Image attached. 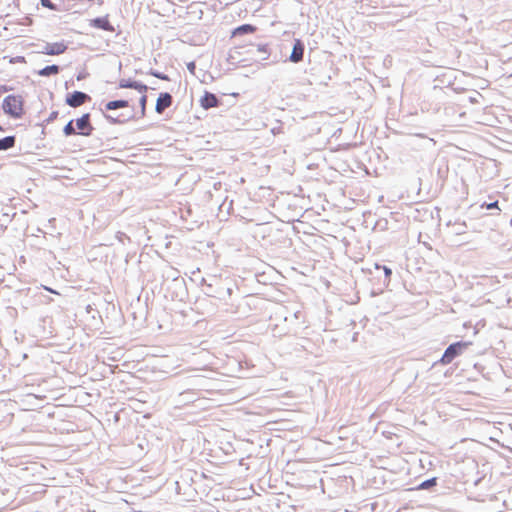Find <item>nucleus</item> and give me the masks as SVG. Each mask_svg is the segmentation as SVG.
Segmentation results:
<instances>
[{
  "label": "nucleus",
  "instance_id": "nucleus-1",
  "mask_svg": "<svg viewBox=\"0 0 512 512\" xmlns=\"http://www.w3.org/2000/svg\"><path fill=\"white\" fill-rule=\"evenodd\" d=\"M24 100L20 95H8L4 98L2 103V109L5 114L9 115L14 119L22 117Z\"/></svg>",
  "mask_w": 512,
  "mask_h": 512
},
{
  "label": "nucleus",
  "instance_id": "nucleus-2",
  "mask_svg": "<svg viewBox=\"0 0 512 512\" xmlns=\"http://www.w3.org/2000/svg\"><path fill=\"white\" fill-rule=\"evenodd\" d=\"M298 319L297 313H294L291 315L290 318L284 317L282 319L281 323L275 324L271 331L274 337H283L286 335H294L297 333L296 327L294 325L296 324Z\"/></svg>",
  "mask_w": 512,
  "mask_h": 512
},
{
  "label": "nucleus",
  "instance_id": "nucleus-3",
  "mask_svg": "<svg viewBox=\"0 0 512 512\" xmlns=\"http://www.w3.org/2000/svg\"><path fill=\"white\" fill-rule=\"evenodd\" d=\"M471 345V342L458 341L450 344L444 351L439 362L443 365L450 364L455 358L462 355Z\"/></svg>",
  "mask_w": 512,
  "mask_h": 512
},
{
  "label": "nucleus",
  "instance_id": "nucleus-4",
  "mask_svg": "<svg viewBox=\"0 0 512 512\" xmlns=\"http://www.w3.org/2000/svg\"><path fill=\"white\" fill-rule=\"evenodd\" d=\"M90 99L91 97L88 94L82 91H74L66 96L65 102L68 106L77 108L86 103L87 101H89Z\"/></svg>",
  "mask_w": 512,
  "mask_h": 512
},
{
  "label": "nucleus",
  "instance_id": "nucleus-5",
  "mask_svg": "<svg viewBox=\"0 0 512 512\" xmlns=\"http://www.w3.org/2000/svg\"><path fill=\"white\" fill-rule=\"evenodd\" d=\"M76 126L79 134L82 136H90L94 130L90 122V114L85 113L80 118L76 119Z\"/></svg>",
  "mask_w": 512,
  "mask_h": 512
},
{
  "label": "nucleus",
  "instance_id": "nucleus-6",
  "mask_svg": "<svg viewBox=\"0 0 512 512\" xmlns=\"http://www.w3.org/2000/svg\"><path fill=\"white\" fill-rule=\"evenodd\" d=\"M172 103L173 97L170 93H160L156 101L155 111L158 114H162L165 111V109L169 108L172 105Z\"/></svg>",
  "mask_w": 512,
  "mask_h": 512
},
{
  "label": "nucleus",
  "instance_id": "nucleus-7",
  "mask_svg": "<svg viewBox=\"0 0 512 512\" xmlns=\"http://www.w3.org/2000/svg\"><path fill=\"white\" fill-rule=\"evenodd\" d=\"M67 50L64 42L46 43L42 49V53L46 55H60Z\"/></svg>",
  "mask_w": 512,
  "mask_h": 512
},
{
  "label": "nucleus",
  "instance_id": "nucleus-8",
  "mask_svg": "<svg viewBox=\"0 0 512 512\" xmlns=\"http://www.w3.org/2000/svg\"><path fill=\"white\" fill-rule=\"evenodd\" d=\"M220 104L221 102L219 98L215 94L208 91H206L200 99V105L205 110L218 107Z\"/></svg>",
  "mask_w": 512,
  "mask_h": 512
},
{
  "label": "nucleus",
  "instance_id": "nucleus-9",
  "mask_svg": "<svg viewBox=\"0 0 512 512\" xmlns=\"http://www.w3.org/2000/svg\"><path fill=\"white\" fill-rule=\"evenodd\" d=\"M90 26L104 31H115L114 26L109 22L108 15L90 20Z\"/></svg>",
  "mask_w": 512,
  "mask_h": 512
},
{
  "label": "nucleus",
  "instance_id": "nucleus-10",
  "mask_svg": "<svg viewBox=\"0 0 512 512\" xmlns=\"http://www.w3.org/2000/svg\"><path fill=\"white\" fill-rule=\"evenodd\" d=\"M304 44L301 40L297 39L294 42L292 52L289 56V60L293 63H298L303 60L304 55Z\"/></svg>",
  "mask_w": 512,
  "mask_h": 512
},
{
  "label": "nucleus",
  "instance_id": "nucleus-11",
  "mask_svg": "<svg viewBox=\"0 0 512 512\" xmlns=\"http://www.w3.org/2000/svg\"><path fill=\"white\" fill-rule=\"evenodd\" d=\"M205 293H206V295H208L210 297H216V298L223 300V299H225V294H227L228 296L231 295L232 289L231 288H219V289L215 290L213 288L212 284H206Z\"/></svg>",
  "mask_w": 512,
  "mask_h": 512
},
{
  "label": "nucleus",
  "instance_id": "nucleus-12",
  "mask_svg": "<svg viewBox=\"0 0 512 512\" xmlns=\"http://www.w3.org/2000/svg\"><path fill=\"white\" fill-rule=\"evenodd\" d=\"M16 143V137L14 135L6 136L0 139V151H6L13 148Z\"/></svg>",
  "mask_w": 512,
  "mask_h": 512
},
{
  "label": "nucleus",
  "instance_id": "nucleus-13",
  "mask_svg": "<svg viewBox=\"0 0 512 512\" xmlns=\"http://www.w3.org/2000/svg\"><path fill=\"white\" fill-rule=\"evenodd\" d=\"M128 106H129L128 100L120 99V100H113V101L107 102L105 104V109L106 110H116V109L125 108Z\"/></svg>",
  "mask_w": 512,
  "mask_h": 512
},
{
  "label": "nucleus",
  "instance_id": "nucleus-14",
  "mask_svg": "<svg viewBox=\"0 0 512 512\" xmlns=\"http://www.w3.org/2000/svg\"><path fill=\"white\" fill-rule=\"evenodd\" d=\"M59 71H60V67L58 65L53 64V65L45 66L44 68H42L41 70L38 71V74L40 76L48 77L51 75L58 74Z\"/></svg>",
  "mask_w": 512,
  "mask_h": 512
},
{
  "label": "nucleus",
  "instance_id": "nucleus-15",
  "mask_svg": "<svg viewBox=\"0 0 512 512\" xmlns=\"http://www.w3.org/2000/svg\"><path fill=\"white\" fill-rule=\"evenodd\" d=\"M255 30H256L255 26H253L251 24H243V25L237 27L236 29H234L233 36L253 33Z\"/></svg>",
  "mask_w": 512,
  "mask_h": 512
},
{
  "label": "nucleus",
  "instance_id": "nucleus-16",
  "mask_svg": "<svg viewBox=\"0 0 512 512\" xmlns=\"http://www.w3.org/2000/svg\"><path fill=\"white\" fill-rule=\"evenodd\" d=\"M256 49H257V52L262 54L261 60L268 59V57L270 55V51H269V47L267 44H258L256 46Z\"/></svg>",
  "mask_w": 512,
  "mask_h": 512
},
{
  "label": "nucleus",
  "instance_id": "nucleus-17",
  "mask_svg": "<svg viewBox=\"0 0 512 512\" xmlns=\"http://www.w3.org/2000/svg\"><path fill=\"white\" fill-rule=\"evenodd\" d=\"M453 232L457 235H461L466 232V223L465 222H455L453 224Z\"/></svg>",
  "mask_w": 512,
  "mask_h": 512
},
{
  "label": "nucleus",
  "instance_id": "nucleus-18",
  "mask_svg": "<svg viewBox=\"0 0 512 512\" xmlns=\"http://www.w3.org/2000/svg\"><path fill=\"white\" fill-rule=\"evenodd\" d=\"M73 120H70L63 128V133L65 136H71L76 134V130L73 125Z\"/></svg>",
  "mask_w": 512,
  "mask_h": 512
},
{
  "label": "nucleus",
  "instance_id": "nucleus-19",
  "mask_svg": "<svg viewBox=\"0 0 512 512\" xmlns=\"http://www.w3.org/2000/svg\"><path fill=\"white\" fill-rule=\"evenodd\" d=\"M149 75H152L158 79H161V80H165V81H169V76L162 73V72H159L157 70H154V69H150L149 72H148Z\"/></svg>",
  "mask_w": 512,
  "mask_h": 512
},
{
  "label": "nucleus",
  "instance_id": "nucleus-20",
  "mask_svg": "<svg viewBox=\"0 0 512 512\" xmlns=\"http://www.w3.org/2000/svg\"><path fill=\"white\" fill-rule=\"evenodd\" d=\"M135 82H136L135 80H131V79H121L119 81V87L133 89Z\"/></svg>",
  "mask_w": 512,
  "mask_h": 512
},
{
  "label": "nucleus",
  "instance_id": "nucleus-21",
  "mask_svg": "<svg viewBox=\"0 0 512 512\" xmlns=\"http://www.w3.org/2000/svg\"><path fill=\"white\" fill-rule=\"evenodd\" d=\"M434 485H436V478H430V479L423 481L419 485V489H429L430 487H432Z\"/></svg>",
  "mask_w": 512,
  "mask_h": 512
},
{
  "label": "nucleus",
  "instance_id": "nucleus-22",
  "mask_svg": "<svg viewBox=\"0 0 512 512\" xmlns=\"http://www.w3.org/2000/svg\"><path fill=\"white\" fill-rule=\"evenodd\" d=\"M133 89L137 90L142 95H146L145 93L148 90V86L143 84V83H141V82L136 81L135 84H134V88Z\"/></svg>",
  "mask_w": 512,
  "mask_h": 512
},
{
  "label": "nucleus",
  "instance_id": "nucleus-23",
  "mask_svg": "<svg viewBox=\"0 0 512 512\" xmlns=\"http://www.w3.org/2000/svg\"><path fill=\"white\" fill-rule=\"evenodd\" d=\"M41 2V5L45 8H48L50 10H53V11H58L59 9L57 8V6L52 3L50 0H40Z\"/></svg>",
  "mask_w": 512,
  "mask_h": 512
},
{
  "label": "nucleus",
  "instance_id": "nucleus-24",
  "mask_svg": "<svg viewBox=\"0 0 512 512\" xmlns=\"http://www.w3.org/2000/svg\"><path fill=\"white\" fill-rule=\"evenodd\" d=\"M146 103H147V96L146 95H142L140 100H139V104H140V107H141V116L142 117L145 115Z\"/></svg>",
  "mask_w": 512,
  "mask_h": 512
},
{
  "label": "nucleus",
  "instance_id": "nucleus-25",
  "mask_svg": "<svg viewBox=\"0 0 512 512\" xmlns=\"http://www.w3.org/2000/svg\"><path fill=\"white\" fill-rule=\"evenodd\" d=\"M376 269H383L384 274H385V280L390 279V276L392 274V270L390 268L376 264Z\"/></svg>",
  "mask_w": 512,
  "mask_h": 512
},
{
  "label": "nucleus",
  "instance_id": "nucleus-26",
  "mask_svg": "<svg viewBox=\"0 0 512 512\" xmlns=\"http://www.w3.org/2000/svg\"><path fill=\"white\" fill-rule=\"evenodd\" d=\"M116 238L119 242L124 243L125 240H130L124 232H117Z\"/></svg>",
  "mask_w": 512,
  "mask_h": 512
},
{
  "label": "nucleus",
  "instance_id": "nucleus-27",
  "mask_svg": "<svg viewBox=\"0 0 512 512\" xmlns=\"http://www.w3.org/2000/svg\"><path fill=\"white\" fill-rule=\"evenodd\" d=\"M105 118L112 124H120V123H123L124 121L122 120H119L118 118H115L111 115H107L105 114Z\"/></svg>",
  "mask_w": 512,
  "mask_h": 512
},
{
  "label": "nucleus",
  "instance_id": "nucleus-28",
  "mask_svg": "<svg viewBox=\"0 0 512 512\" xmlns=\"http://www.w3.org/2000/svg\"><path fill=\"white\" fill-rule=\"evenodd\" d=\"M58 115H59L58 111H52L50 113V115L48 116V118L46 119V123L53 122L54 120L57 119Z\"/></svg>",
  "mask_w": 512,
  "mask_h": 512
},
{
  "label": "nucleus",
  "instance_id": "nucleus-29",
  "mask_svg": "<svg viewBox=\"0 0 512 512\" xmlns=\"http://www.w3.org/2000/svg\"><path fill=\"white\" fill-rule=\"evenodd\" d=\"M187 69L191 72V73H194L195 72V69H196V64L195 62H189L187 64Z\"/></svg>",
  "mask_w": 512,
  "mask_h": 512
},
{
  "label": "nucleus",
  "instance_id": "nucleus-30",
  "mask_svg": "<svg viewBox=\"0 0 512 512\" xmlns=\"http://www.w3.org/2000/svg\"><path fill=\"white\" fill-rule=\"evenodd\" d=\"M486 208L488 210L498 208V201H494L492 203L486 204Z\"/></svg>",
  "mask_w": 512,
  "mask_h": 512
},
{
  "label": "nucleus",
  "instance_id": "nucleus-31",
  "mask_svg": "<svg viewBox=\"0 0 512 512\" xmlns=\"http://www.w3.org/2000/svg\"><path fill=\"white\" fill-rule=\"evenodd\" d=\"M201 380H203V378L200 376L193 377V385H199L198 382Z\"/></svg>",
  "mask_w": 512,
  "mask_h": 512
},
{
  "label": "nucleus",
  "instance_id": "nucleus-32",
  "mask_svg": "<svg viewBox=\"0 0 512 512\" xmlns=\"http://www.w3.org/2000/svg\"><path fill=\"white\" fill-rule=\"evenodd\" d=\"M11 89H12V88H10V87H8V86H6V85H3V86H1V87H0V91H3V92H7V91H9V90H11Z\"/></svg>",
  "mask_w": 512,
  "mask_h": 512
},
{
  "label": "nucleus",
  "instance_id": "nucleus-33",
  "mask_svg": "<svg viewBox=\"0 0 512 512\" xmlns=\"http://www.w3.org/2000/svg\"><path fill=\"white\" fill-rule=\"evenodd\" d=\"M24 61H25V59L23 56H18L15 58V62H24Z\"/></svg>",
  "mask_w": 512,
  "mask_h": 512
},
{
  "label": "nucleus",
  "instance_id": "nucleus-34",
  "mask_svg": "<svg viewBox=\"0 0 512 512\" xmlns=\"http://www.w3.org/2000/svg\"><path fill=\"white\" fill-rule=\"evenodd\" d=\"M85 78V75L80 73L79 75H77V80H82Z\"/></svg>",
  "mask_w": 512,
  "mask_h": 512
},
{
  "label": "nucleus",
  "instance_id": "nucleus-35",
  "mask_svg": "<svg viewBox=\"0 0 512 512\" xmlns=\"http://www.w3.org/2000/svg\"><path fill=\"white\" fill-rule=\"evenodd\" d=\"M470 101H471V102H477V99H476V98H474V97H470Z\"/></svg>",
  "mask_w": 512,
  "mask_h": 512
},
{
  "label": "nucleus",
  "instance_id": "nucleus-36",
  "mask_svg": "<svg viewBox=\"0 0 512 512\" xmlns=\"http://www.w3.org/2000/svg\"><path fill=\"white\" fill-rule=\"evenodd\" d=\"M0 131H4L3 127L0 125Z\"/></svg>",
  "mask_w": 512,
  "mask_h": 512
}]
</instances>
